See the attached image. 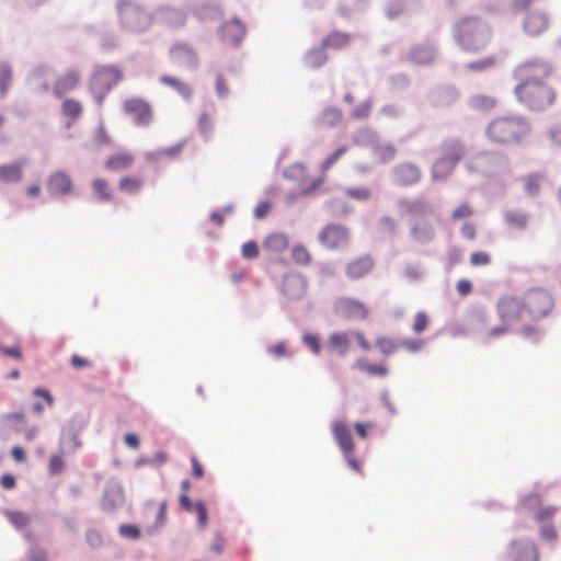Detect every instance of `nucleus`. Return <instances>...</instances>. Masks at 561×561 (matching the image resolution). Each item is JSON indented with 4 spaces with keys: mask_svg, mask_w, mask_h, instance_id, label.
<instances>
[{
    "mask_svg": "<svg viewBox=\"0 0 561 561\" xmlns=\"http://www.w3.org/2000/svg\"><path fill=\"white\" fill-rule=\"evenodd\" d=\"M465 168L469 174L486 180L497 193H503L513 179L510 158L501 151L478 152L466 160Z\"/></svg>",
    "mask_w": 561,
    "mask_h": 561,
    "instance_id": "f257e3e1",
    "label": "nucleus"
},
{
    "mask_svg": "<svg viewBox=\"0 0 561 561\" xmlns=\"http://www.w3.org/2000/svg\"><path fill=\"white\" fill-rule=\"evenodd\" d=\"M409 217L408 225L412 240L426 245L435 239V229L428 218L435 214V206L425 197L402 198L397 203Z\"/></svg>",
    "mask_w": 561,
    "mask_h": 561,
    "instance_id": "f03ea898",
    "label": "nucleus"
},
{
    "mask_svg": "<svg viewBox=\"0 0 561 561\" xmlns=\"http://www.w3.org/2000/svg\"><path fill=\"white\" fill-rule=\"evenodd\" d=\"M526 67H517L514 76L520 82L515 87V94L519 102L524 103L529 110L543 111L556 100L554 90L546 83L533 81L525 71Z\"/></svg>",
    "mask_w": 561,
    "mask_h": 561,
    "instance_id": "7ed1b4c3",
    "label": "nucleus"
},
{
    "mask_svg": "<svg viewBox=\"0 0 561 561\" xmlns=\"http://www.w3.org/2000/svg\"><path fill=\"white\" fill-rule=\"evenodd\" d=\"M457 45L466 51H478L486 46L491 38L490 26L479 18H466L453 27Z\"/></svg>",
    "mask_w": 561,
    "mask_h": 561,
    "instance_id": "20e7f679",
    "label": "nucleus"
},
{
    "mask_svg": "<svg viewBox=\"0 0 561 561\" xmlns=\"http://www.w3.org/2000/svg\"><path fill=\"white\" fill-rule=\"evenodd\" d=\"M530 133L527 121L520 116H504L490 122L485 134L490 141L500 145H516Z\"/></svg>",
    "mask_w": 561,
    "mask_h": 561,
    "instance_id": "39448f33",
    "label": "nucleus"
},
{
    "mask_svg": "<svg viewBox=\"0 0 561 561\" xmlns=\"http://www.w3.org/2000/svg\"><path fill=\"white\" fill-rule=\"evenodd\" d=\"M116 7L119 22L131 32H145L153 24V12H147L130 0H119Z\"/></svg>",
    "mask_w": 561,
    "mask_h": 561,
    "instance_id": "423d86ee",
    "label": "nucleus"
},
{
    "mask_svg": "<svg viewBox=\"0 0 561 561\" xmlns=\"http://www.w3.org/2000/svg\"><path fill=\"white\" fill-rule=\"evenodd\" d=\"M463 149L459 140L449 139L442 145V157L432 167V180H445L461 160Z\"/></svg>",
    "mask_w": 561,
    "mask_h": 561,
    "instance_id": "0eeeda50",
    "label": "nucleus"
},
{
    "mask_svg": "<svg viewBox=\"0 0 561 561\" xmlns=\"http://www.w3.org/2000/svg\"><path fill=\"white\" fill-rule=\"evenodd\" d=\"M124 78L122 70L116 66L100 67L91 77L90 88L99 104L105 95Z\"/></svg>",
    "mask_w": 561,
    "mask_h": 561,
    "instance_id": "6e6552de",
    "label": "nucleus"
},
{
    "mask_svg": "<svg viewBox=\"0 0 561 561\" xmlns=\"http://www.w3.org/2000/svg\"><path fill=\"white\" fill-rule=\"evenodd\" d=\"M554 300L549 291L542 288L529 289L524 296L525 311L529 318L539 321L553 309Z\"/></svg>",
    "mask_w": 561,
    "mask_h": 561,
    "instance_id": "1a4fd4ad",
    "label": "nucleus"
},
{
    "mask_svg": "<svg viewBox=\"0 0 561 561\" xmlns=\"http://www.w3.org/2000/svg\"><path fill=\"white\" fill-rule=\"evenodd\" d=\"M122 108L125 115L129 116L137 126L147 127L153 121L152 105L142 98L126 99Z\"/></svg>",
    "mask_w": 561,
    "mask_h": 561,
    "instance_id": "9d476101",
    "label": "nucleus"
},
{
    "mask_svg": "<svg viewBox=\"0 0 561 561\" xmlns=\"http://www.w3.org/2000/svg\"><path fill=\"white\" fill-rule=\"evenodd\" d=\"M187 13L178 8L162 7L153 12V23L169 30H179L186 24Z\"/></svg>",
    "mask_w": 561,
    "mask_h": 561,
    "instance_id": "9b49d317",
    "label": "nucleus"
},
{
    "mask_svg": "<svg viewBox=\"0 0 561 561\" xmlns=\"http://www.w3.org/2000/svg\"><path fill=\"white\" fill-rule=\"evenodd\" d=\"M390 176L396 185L408 187L419 183L422 172L414 163L403 162L392 168Z\"/></svg>",
    "mask_w": 561,
    "mask_h": 561,
    "instance_id": "f8f14e48",
    "label": "nucleus"
},
{
    "mask_svg": "<svg viewBox=\"0 0 561 561\" xmlns=\"http://www.w3.org/2000/svg\"><path fill=\"white\" fill-rule=\"evenodd\" d=\"M507 553L512 561H539L536 543L526 538L511 541Z\"/></svg>",
    "mask_w": 561,
    "mask_h": 561,
    "instance_id": "ddd939ff",
    "label": "nucleus"
},
{
    "mask_svg": "<svg viewBox=\"0 0 561 561\" xmlns=\"http://www.w3.org/2000/svg\"><path fill=\"white\" fill-rule=\"evenodd\" d=\"M524 311V300L520 301L515 297L504 296L497 301V313L504 323L519 321Z\"/></svg>",
    "mask_w": 561,
    "mask_h": 561,
    "instance_id": "4468645a",
    "label": "nucleus"
},
{
    "mask_svg": "<svg viewBox=\"0 0 561 561\" xmlns=\"http://www.w3.org/2000/svg\"><path fill=\"white\" fill-rule=\"evenodd\" d=\"M550 24V18L545 11L535 10L526 13L523 30L528 36H539Z\"/></svg>",
    "mask_w": 561,
    "mask_h": 561,
    "instance_id": "2eb2a0df",
    "label": "nucleus"
},
{
    "mask_svg": "<svg viewBox=\"0 0 561 561\" xmlns=\"http://www.w3.org/2000/svg\"><path fill=\"white\" fill-rule=\"evenodd\" d=\"M459 99V91L454 85H439L433 89L428 101L433 106L446 107L456 103Z\"/></svg>",
    "mask_w": 561,
    "mask_h": 561,
    "instance_id": "dca6fc26",
    "label": "nucleus"
},
{
    "mask_svg": "<svg viewBox=\"0 0 561 561\" xmlns=\"http://www.w3.org/2000/svg\"><path fill=\"white\" fill-rule=\"evenodd\" d=\"M283 294L290 300L302 298L307 291L306 279L298 274H288L283 279Z\"/></svg>",
    "mask_w": 561,
    "mask_h": 561,
    "instance_id": "f3484780",
    "label": "nucleus"
},
{
    "mask_svg": "<svg viewBox=\"0 0 561 561\" xmlns=\"http://www.w3.org/2000/svg\"><path fill=\"white\" fill-rule=\"evenodd\" d=\"M518 67H526L525 73L537 81L538 83H545L543 80L552 73V66L546 59L535 58L520 64Z\"/></svg>",
    "mask_w": 561,
    "mask_h": 561,
    "instance_id": "a211bd4d",
    "label": "nucleus"
},
{
    "mask_svg": "<svg viewBox=\"0 0 561 561\" xmlns=\"http://www.w3.org/2000/svg\"><path fill=\"white\" fill-rule=\"evenodd\" d=\"M80 83V73L75 69H70L60 76L54 83L53 93L56 98L73 91Z\"/></svg>",
    "mask_w": 561,
    "mask_h": 561,
    "instance_id": "6ab92c4d",
    "label": "nucleus"
},
{
    "mask_svg": "<svg viewBox=\"0 0 561 561\" xmlns=\"http://www.w3.org/2000/svg\"><path fill=\"white\" fill-rule=\"evenodd\" d=\"M169 56L173 62L195 66L197 57L193 47L183 42L173 44L169 49Z\"/></svg>",
    "mask_w": 561,
    "mask_h": 561,
    "instance_id": "aec40b11",
    "label": "nucleus"
},
{
    "mask_svg": "<svg viewBox=\"0 0 561 561\" xmlns=\"http://www.w3.org/2000/svg\"><path fill=\"white\" fill-rule=\"evenodd\" d=\"M221 39L230 45H238L245 36V26L239 20L226 22L220 28Z\"/></svg>",
    "mask_w": 561,
    "mask_h": 561,
    "instance_id": "412c9836",
    "label": "nucleus"
},
{
    "mask_svg": "<svg viewBox=\"0 0 561 561\" xmlns=\"http://www.w3.org/2000/svg\"><path fill=\"white\" fill-rule=\"evenodd\" d=\"M436 57V47L432 43L420 44L412 47L409 51L408 58L415 65H428Z\"/></svg>",
    "mask_w": 561,
    "mask_h": 561,
    "instance_id": "4be33fe9",
    "label": "nucleus"
},
{
    "mask_svg": "<svg viewBox=\"0 0 561 561\" xmlns=\"http://www.w3.org/2000/svg\"><path fill=\"white\" fill-rule=\"evenodd\" d=\"M346 240L347 231L340 226H328L321 233L322 243L330 249L339 247L340 244L346 242Z\"/></svg>",
    "mask_w": 561,
    "mask_h": 561,
    "instance_id": "5701e85b",
    "label": "nucleus"
},
{
    "mask_svg": "<svg viewBox=\"0 0 561 561\" xmlns=\"http://www.w3.org/2000/svg\"><path fill=\"white\" fill-rule=\"evenodd\" d=\"M47 187L53 194L66 195L72 190V181L67 173L58 171L50 175Z\"/></svg>",
    "mask_w": 561,
    "mask_h": 561,
    "instance_id": "b1692460",
    "label": "nucleus"
},
{
    "mask_svg": "<svg viewBox=\"0 0 561 561\" xmlns=\"http://www.w3.org/2000/svg\"><path fill=\"white\" fill-rule=\"evenodd\" d=\"M135 158L129 152H119L110 156L105 161V169L111 172L126 171L131 168Z\"/></svg>",
    "mask_w": 561,
    "mask_h": 561,
    "instance_id": "393cba45",
    "label": "nucleus"
},
{
    "mask_svg": "<svg viewBox=\"0 0 561 561\" xmlns=\"http://www.w3.org/2000/svg\"><path fill=\"white\" fill-rule=\"evenodd\" d=\"M24 162L4 163L0 165V181L4 183H20L24 175Z\"/></svg>",
    "mask_w": 561,
    "mask_h": 561,
    "instance_id": "a878e982",
    "label": "nucleus"
},
{
    "mask_svg": "<svg viewBox=\"0 0 561 561\" xmlns=\"http://www.w3.org/2000/svg\"><path fill=\"white\" fill-rule=\"evenodd\" d=\"M333 435L340 445V447L344 450L345 457L348 463H351L350 453H351V436L348 433V427L344 422H335L332 425Z\"/></svg>",
    "mask_w": 561,
    "mask_h": 561,
    "instance_id": "bb28decb",
    "label": "nucleus"
},
{
    "mask_svg": "<svg viewBox=\"0 0 561 561\" xmlns=\"http://www.w3.org/2000/svg\"><path fill=\"white\" fill-rule=\"evenodd\" d=\"M60 111L61 114L68 119V126H70L81 117L83 113V105L77 99L66 98L61 103Z\"/></svg>",
    "mask_w": 561,
    "mask_h": 561,
    "instance_id": "cd10ccee",
    "label": "nucleus"
},
{
    "mask_svg": "<svg viewBox=\"0 0 561 561\" xmlns=\"http://www.w3.org/2000/svg\"><path fill=\"white\" fill-rule=\"evenodd\" d=\"M289 245L288 237L284 233H272L263 241V248L270 253H282Z\"/></svg>",
    "mask_w": 561,
    "mask_h": 561,
    "instance_id": "c85d7f7f",
    "label": "nucleus"
},
{
    "mask_svg": "<svg viewBox=\"0 0 561 561\" xmlns=\"http://www.w3.org/2000/svg\"><path fill=\"white\" fill-rule=\"evenodd\" d=\"M379 141V135L376 130L370 127H363L357 129L353 135V144L368 147L373 150L376 144Z\"/></svg>",
    "mask_w": 561,
    "mask_h": 561,
    "instance_id": "c756f323",
    "label": "nucleus"
},
{
    "mask_svg": "<svg viewBox=\"0 0 561 561\" xmlns=\"http://www.w3.org/2000/svg\"><path fill=\"white\" fill-rule=\"evenodd\" d=\"M505 224L515 229H525L528 225L529 215L519 209H507L503 214Z\"/></svg>",
    "mask_w": 561,
    "mask_h": 561,
    "instance_id": "7c9ffc66",
    "label": "nucleus"
},
{
    "mask_svg": "<svg viewBox=\"0 0 561 561\" xmlns=\"http://www.w3.org/2000/svg\"><path fill=\"white\" fill-rule=\"evenodd\" d=\"M159 81L162 84L172 88L173 90H175L179 94H181L184 98H190L193 93V89L191 88V85L188 83L181 81L180 79H178L175 77L162 76L159 79Z\"/></svg>",
    "mask_w": 561,
    "mask_h": 561,
    "instance_id": "2f4dec72",
    "label": "nucleus"
},
{
    "mask_svg": "<svg viewBox=\"0 0 561 561\" xmlns=\"http://www.w3.org/2000/svg\"><path fill=\"white\" fill-rule=\"evenodd\" d=\"M496 105L492 96L476 94L468 100V106L477 111H490Z\"/></svg>",
    "mask_w": 561,
    "mask_h": 561,
    "instance_id": "473e14b6",
    "label": "nucleus"
},
{
    "mask_svg": "<svg viewBox=\"0 0 561 561\" xmlns=\"http://www.w3.org/2000/svg\"><path fill=\"white\" fill-rule=\"evenodd\" d=\"M374 266V260L370 255L359 256L353 261V278H359L368 274Z\"/></svg>",
    "mask_w": 561,
    "mask_h": 561,
    "instance_id": "72a5a7b5",
    "label": "nucleus"
},
{
    "mask_svg": "<svg viewBox=\"0 0 561 561\" xmlns=\"http://www.w3.org/2000/svg\"><path fill=\"white\" fill-rule=\"evenodd\" d=\"M356 366L368 374L369 376L385 377L388 374V368L382 364H371L366 358H359L356 362Z\"/></svg>",
    "mask_w": 561,
    "mask_h": 561,
    "instance_id": "f704fd0d",
    "label": "nucleus"
},
{
    "mask_svg": "<svg viewBox=\"0 0 561 561\" xmlns=\"http://www.w3.org/2000/svg\"><path fill=\"white\" fill-rule=\"evenodd\" d=\"M144 185V181L139 176H124L118 182V188L128 194H137Z\"/></svg>",
    "mask_w": 561,
    "mask_h": 561,
    "instance_id": "c9c22d12",
    "label": "nucleus"
},
{
    "mask_svg": "<svg viewBox=\"0 0 561 561\" xmlns=\"http://www.w3.org/2000/svg\"><path fill=\"white\" fill-rule=\"evenodd\" d=\"M92 190L101 202H111L113 193L105 179L98 178L92 181Z\"/></svg>",
    "mask_w": 561,
    "mask_h": 561,
    "instance_id": "e433bc0d",
    "label": "nucleus"
},
{
    "mask_svg": "<svg viewBox=\"0 0 561 561\" xmlns=\"http://www.w3.org/2000/svg\"><path fill=\"white\" fill-rule=\"evenodd\" d=\"M329 348L333 353L346 354L348 348L347 333H333L329 340Z\"/></svg>",
    "mask_w": 561,
    "mask_h": 561,
    "instance_id": "4c0bfd02",
    "label": "nucleus"
},
{
    "mask_svg": "<svg viewBox=\"0 0 561 561\" xmlns=\"http://www.w3.org/2000/svg\"><path fill=\"white\" fill-rule=\"evenodd\" d=\"M4 516L16 529H24L31 524V516L24 512L7 510Z\"/></svg>",
    "mask_w": 561,
    "mask_h": 561,
    "instance_id": "58836bf2",
    "label": "nucleus"
},
{
    "mask_svg": "<svg viewBox=\"0 0 561 561\" xmlns=\"http://www.w3.org/2000/svg\"><path fill=\"white\" fill-rule=\"evenodd\" d=\"M13 80L12 68L7 64H0V93L7 95Z\"/></svg>",
    "mask_w": 561,
    "mask_h": 561,
    "instance_id": "ea45409f",
    "label": "nucleus"
},
{
    "mask_svg": "<svg viewBox=\"0 0 561 561\" xmlns=\"http://www.w3.org/2000/svg\"><path fill=\"white\" fill-rule=\"evenodd\" d=\"M342 119V113L335 107L327 108L319 118L320 125L325 127L335 126Z\"/></svg>",
    "mask_w": 561,
    "mask_h": 561,
    "instance_id": "a19ab883",
    "label": "nucleus"
},
{
    "mask_svg": "<svg viewBox=\"0 0 561 561\" xmlns=\"http://www.w3.org/2000/svg\"><path fill=\"white\" fill-rule=\"evenodd\" d=\"M405 10L403 0H387L385 4V13L389 20L399 18Z\"/></svg>",
    "mask_w": 561,
    "mask_h": 561,
    "instance_id": "79ce46f5",
    "label": "nucleus"
},
{
    "mask_svg": "<svg viewBox=\"0 0 561 561\" xmlns=\"http://www.w3.org/2000/svg\"><path fill=\"white\" fill-rule=\"evenodd\" d=\"M373 151L375 154L378 156V158L381 162H388V161L392 160L397 153V149L394 146H392L390 144L379 145V141L373 148Z\"/></svg>",
    "mask_w": 561,
    "mask_h": 561,
    "instance_id": "37998d69",
    "label": "nucleus"
},
{
    "mask_svg": "<svg viewBox=\"0 0 561 561\" xmlns=\"http://www.w3.org/2000/svg\"><path fill=\"white\" fill-rule=\"evenodd\" d=\"M404 276L411 282H420L425 275L424 267L419 263H410L404 265Z\"/></svg>",
    "mask_w": 561,
    "mask_h": 561,
    "instance_id": "c03bdc74",
    "label": "nucleus"
},
{
    "mask_svg": "<svg viewBox=\"0 0 561 561\" xmlns=\"http://www.w3.org/2000/svg\"><path fill=\"white\" fill-rule=\"evenodd\" d=\"M546 138L553 147L561 148V123H553L545 130Z\"/></svg>",
    "mask_w": 561,
    "mask_h": 561,
    "instance_id": "a18cd8bd",
    "label": "nucleus"
},
{
    "mask_svg": "<svg viewBox=\"0 0 561 561\" xmlns=\"http://www.w3.org/2000/svg\"><path fill=\"white\" fill-rule=\"evenodd\" d=\"M404 110L399 104H386L379 110V115L389 119H397L402 117Z\"/></svg>",
    "mask_w": 561,
    "mask_h": 561,
    "instance_id": "49530a36",
    "label": "nucleus"
},
{
    "mask_svg": "<svg viewBox=\"0 0 561 561\" xmlns=\"http://www.w3.org/2000/svg\"><path fill=\"white\" fill-rule=\"evenodd\" d=\"M291 256L299 265H308L311 262V255L304 245H295L291 250Z\"/></svg>",
    "mask_w": 561,
    "mask_h": 561,
    "instance_id": "de8ad7c7",
    "label": "nucleus"
},
{
    "mask_svg": "<svg viewBox=\"0 0 561 561\" xmlns=\"http://www.w3.org/2000/svg\"><path fill=\"white\" fill-rule=\"evenodd\" d=\"M495 62V57L489 56L483 59L467 64L466 68L471 71H484L486 69L494 67Z\"/></svg>",
    "mask_w": 561,
    "mask_h": 561,
    "instance_id": "09e8293b",
    "label": "nucleus"
},
{
    "mask_svg": "<svg viewBox=\"0 0 561 561\" xmlns=\"http://www.w3.org/2000/svg\"><path fill=\"white\" fill-rule=\"evenodd\" d=\"M374 104L373 98H367L353 110V118L364 119L369 116Z\"/></svg>",
    "mask_w": 561,
    "mask_h": 561,
    "instance_id": "8fccbe9b",
    "label": "nucleus"
},
{
    "mask_svg": "<svg viewBox=\"0 0 561 561\" xmlns=\"http://www.w3.org/2000/svg\"><path fill=\"white\" fill-rule=\"evenodd\" d=\"M541 503L540 496L538 493H529L527 496L522 497L519 500V508H527L529 511H538V507Z\"/></svg>",
    "mask_w": 561,
    "mask_h": 561,
    "instance_id": "3c124183",
    "label": "nucleus"
},
{
    "mask_svg": "<svg viewBox=\"0 0 561 561\" xmlns=\"http://www.w3.org/2000/svg\"><path fill=\"white\" fill-rule=\"evenodd\" d=\"M376 346L383 355H391L397 350V344L389 337H379L376 341Z\"/></svg>",
    "mask_w": 561,
    "mask_h": 561,
    "instance_id": "603ef678",
    "label": "nucleus"
},
{
    "mask_svg": "<svg viewBox=\"0 0 561 561\" xmlns=\"http://www.w3.org/2000/svg\"><path fill=\"white\" fill-rule=\"evenodd\" d=\"M525 191L530 196H536L539 194V176L536 174L527 175L524 179Z\"/></svg>",
    "mask_w": 561,
    "mask_h": 561,
    "instance_id": "864d4df0",
    "label": "nucleus"
},
{
    "mask_svg": "<svg viewBox=\"0 0 561 561\" xmlns=\"http://www.w3.org/2000/svg\"><path fill=\"white\" fill-rule=\"evenodd\" d=\"M540 538L549 543H554L558 539V533L554 526L550 524H542L540 527Z\"/></svg>",
    "mask_w": 561,
    "mask_h": 561,
    "instance_id": "5fc2aeb1",
    "label": "nucleus"
},
{
    "mask_svg": "<svg viewBox=\"0 0 561 561\" xmlns=\"http://www.w3.org/2000/svg\"><path fill=\"white\" fill-rule=\"evenodd\" d=\"M348 43L347 35L343 34H332L324 41V46L328 48H334L340 46H345Z\"/></svg>",
    "mask_w": 561,
    "mask_h": 561,
    "instance_id": "6e6d98bb",
    "label": "nucleus"
},
{
    "mask_svg": "<svg viewBox=\"0 0 561 561\" xmlns=\"http://www.w3.org/2000/svg\"><path fill=\"white\" fill-rule=\"evenodd\" d=\"M520 334L523 337L533 342H538L542 335L541 331L534 325H524L520 330Z\"/></svg>",
    "mask_w": 561,
    "mask_h": 561,
    "instance_id": "4d7b16f0",
    "label": "nucleus"
},
{
    "mask_svg": "<svg viewBox=\"0 0 561 561\" xmlns=\"http://www.w3.org/2000/svg\"><path fill=\"white\" fill-rule=\"evenodd\" d=\"M194 511L197 515V520H198V525L204 528L206 527L207 523H208V515H207V508H206V505L198 501L195 505H194Z\"/></svg>",
    "mask_w": 561,
    "mask_h": 561,
    "instance_id": "13d9d810",
    "label": "nucleus"
},
{
    "mask_svg": "<svg viewBox=\"0 0 561 561\" xmlns=\"http://www.w3.org/2000/svg\"><path fill=\"white\" fill-rule=\"evenodd\" d=\"M48 468L51 474L60 473L65 468L62 457L60 455H53L49 459Z\"/></svg>",
    "mask_w": 561,
    "mask_h": 561,
    "instance_id": "bf43d9fd",
    "label": "nucleus"
},
{
    "mask_svg": "<svg viewBox=\"0 0 561 561\" xmlns=\"http://www.w3.org/2000/svg\"><path fill=\"white\" fill-rule=\"evenodd\" d=\"M241 252L245 259H255L259 255V245L254 241H248L242 245Z\"/></svg>",
    "mask_w": 561,
    "mask_h": 561,
    "instance_id": "052dcab7",
    "label": "nucleus"
},
{
    "mask_svg": "<svg viewBox=\"0 0 561 561\" xmlns=\"http://www.w3.org/2000/svg\"><path fill=\"white\" fill-rule=\"evenodd\" d=\"M119 534L123 537L130 539H138L140 537V530L135 525L124 524L119 527Z\"/></svg>",
    "mask_w": 561,
    "mask_h": 561,
    "instance_id": "680f3d73",
    "label": "nucleus"
},
{
    "mask_svg": "<svg viewBox=\"0 0 561 561\" xmlns=\"http://www.w3.org/2000/svg\"><path fill=\"white\" fill-rule=\"evenodd\" d=\"M267 351L275 357H285L291 354L285 342H278L277 344L270 346Z\"/></svg>",
    "mask_w": 561,
    "mask_h": 561,
    "instance_id": "e2e57ef3",
    "label": "nucleus"
},
{
    "mask_svg": "<svg viewBox=\"0 0 561 561\" xmlns=\"http://www.w3.org/2000/svg\"><path fill=\"white\" fill-rule=\"evenodd\" d=\"M470 263L473 266H483L490 263V255L486 252H474L470 256Z\"/></svg>",
    "mask_w": 561,
    "mask_h": 561,
    "instance_id": "0e129e2a",
    "label": "nucleus"
},
{
    "mask_svg": "<svg viewBox=\"0 0 561 561\" xmlns=\"http://www.w3.org/2000/svg\"><path fill=\"white\" fill-rule=\"evenodd\" d=\"M95 141L99 146H107L112 144V138L104 126L98 127L95 131Z\"/></svg>",
    "mask_w": 561,
    "mask_h": 561,
    "instance_id": "69168bd1",
    "label": "nucleus"
},
{
    "mask_svg": "<svg viewBox=\"0 0 561 561\" xmlns=\"http://www.w3.org/2000/svg\"><path fill=\"white\" fill-rule=\"evenodd\" d=\"M471 215H472L471 207L467 203H465V204L460 205L459 207H457L453 211L451 218L454 220H458V219L470 217Z\"/></svg>",
    "mask_w": 561,
    "mask_h": 561,
    "instance_id": "338daca9",
    "label": "nucleus"
},
{
    "mask_svg": "<svg viewBox=\"0 0 561 561\" xmlns=\"http://www.w3.org/2000/svg\"><path fill=\"white\" fill-rule=\"evenodd\" d=\"M30 561H48L47 551L42 548H34L28 553Z\"/></svg>",
    "mask_w": 561,
    "mask_h": 561,
    "instance_id": "774afa93",
    "label": "nucleus"
}]
</instances>
